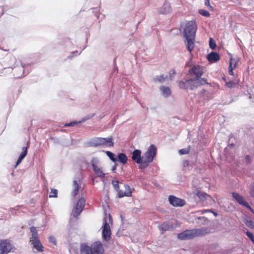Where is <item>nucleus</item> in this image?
<instances>
[{
    "label": "nucleus",
    "mask_w": 254,
    "mask_h": 254,
    "mask_svg": "<svg viewBox=\"0 0 254 254\" xmlns=\"http://www.w3.org/2000/svg\"><path fill=\"white\" fill-rule=\"evenodd\" d=\"M207 212H212V210H210V209H206V210H203V213Z\"/></svg>",
    "instance_id": "864d4df0"
},
{
    "label": "nucleus",
    "mask_w": 254,
    "mask_h": 254,
    "mask_svg": "<svg viewBox=\"0 0 254 254\" xmlns=\"http://www.w3.org/2000/svg\"><path fill=\"white\" fill-rule=\"evenodd\" d=\"M196 80H198V83H200L201 85H204V84L208 83L207 80L205 78L200 77L198 79H196Z\"/></svg>",
    "instance_id": "473e14b6"
},
{
    "label": "nucleus",
    "mask_w": 254,
    "mask_h": 254,
    "mask_svg": "<svg viewBox=\"0 0 254 254\" xmlns=\"http://www.w3.org/2000/svg\"><path fill=\"white\" fill-rule=\"evenodd\" d=\"M160 90L165 96H170L171 94L170 88L168 87L162 86L160 87Z\"/></svg>",
    "instance_id": "5701e85b"
},
{
    "label": "nucleus",
    "mask_w": 254,
    "mask_h": 254,
    "mask_svg": "<svg viewBox=\"0 0 254 254\" xmlns=\"http://www.w3.org/2000/svg\"><path fill=\"white\" fill-rule=\"evenodd\" d=\"M157 150V147L154 145L151 144L144 154L145 159H154L156 157Z\"/></svg>",
    "instance_id": "9b49d317"
},
{
    "label": "nucleus",
    "mask_w": 254,
    "mask_h": 254,
    "mask_svg": "<svg viewBox=\"0 0 254 254\" xmlns=\"http://www.w3.org/2000/svg\"><path fill=\"white\" fill-rule=\"evenodd\" d=\"M205 4L208 6H210L211 5L210 4L209 0H205Z\"/></svg>",
    "instance_id": "de8ad7c7"
},
{
    "label": "nucleus",
    "mask_w": 254,
    "mask_h": 254,
    "mask_svg": "<svg viewBox=\"0 0 254 254\" xmlns=\"http://www.w3.org/2000/svg\"><path fill=\"white\" fill-rule=\"evenodd\" d=\"M114 162L115 163V165L112 168V171L113 172H115V171L116 170L117 166L118 165V162H117V161Z\"/></svg>",
    "instance_id": "c03bdc74"
},
{
    "label": "nucleus",
    "mask_w": 254,
    "mask_h": 254,
    "mask_svg": "<svg viewBox=\"0 0 254 254\" xmlns=\"http://www.w3.org/2000/svg\"><path fill=\"white\" fill-rule=\"evenodd\" d=\"M159 229L162 231V233L164 232L169 231L173 229V225L170 222H165L158 226Z\"/></svg>",
    "instance_id": "2eb2a0df"
},
{
    "label": "nucleus",
    "mask_w": 254,
    "mask_h": 254,
    "mask_svg": "<svg viewBox=\"0 0 254 254\" xmlns=\"http://www.w3.org/2000/svg\"><path fill=\"white\" fill-rule=\"evenodd\" d=\"M24 68L25 67L24 66L20 65L14 66V68H12L13 74L16 78H20L24 76Z\"/></svg>",
    "instance_id": "f8f14e48"
},
{
    "label": "nucleus",
    "mask_w": 254,
    "mask_h": 254,
    "mask_svg": "<svg viewBox=\"0 0 254 254\" xmlns=\"http://www.w3.org/2000/svg\"><path fill=\"white\" fill-rule=\"evenodd\" d=\"M249 192L252 197H254V183L251 185Z\"/></svg>",
    "instance_id": "c9c22d12"
},
{
    "label": "nucleus",
    "mask_w": 254,
    "mask_h": 254,
    "mask_svg": "<svg viewBox=\"0 0 254 254\" xmlns=\"http://www.w3.org/2000/svg\"><path fill=\"white\" fill-rule=\"evenodd\" d=\"M141 151L136 149L132 152L131 159H142L141 157Z\"/></svg>",
    "instance_id": "b1692460"
},
{
    "label": "nucleus",
    "mask_w": 254,
    "mask_h": 254,
    "mask_svg": "<svg viewBox=\"0 0 254 254\" xmlns=\"http://www.w3.org/2000/svg\"><path fill=\"white\" fill-rule=\"evenodd\" d=\"M233 62H234L233 60L231 59L230 61V64H229V69H230V68L234 69L236 67V62H235V63L234 64V65H233Z\"/></svg>",
    "instance_id": "4c0bfd02"
},
{
    "label": "nucleus",
    "mask_w": 254,
    "mask_h": 254,
    "mask_svg": "<svg viewBox=\"0 0 254 254\" xmlns=\"http://www.w3.org/2000/svg\"><path fill=\"white\" fill-rule=\"evenodd\" d=\"M209 46L212 50H214L216 47L215 41L212 38H210L209 39Z\"/></svg>",
    "instance_id": "c85d7f7f"
},
{
    "label": "nucleus",
    "mask_w": 254,
    "mask_h": 254,
    "mask_svg": "<svg viewBox=\"0 0 254 254\" xmlns=\"http://www.w3.org/2000/svg\"><path fill=\"white\" fill-rule=\"evenodd\" d=\"M22 160H17L16 164L14 166V168H16L22 161Z\"/></svg>",
    "instance_id": "09e8293b"
},
{
    "label": "nucleus",
    "mask_w": 254,
    "mask_h": 254,
    "mask_svg": "<svg viewBox=\"0 0 254 254\" xmlns=\"http://www.w3.org/2000/svg\"><path fill=\"white\" fill-rule=\"evenodd\" d=\"M49 241L50 242L53 243L54 245H56V240L54 237L53 236H50L49 237Z\"/></svg>",
    "instance_id": "ea45409f"
},
{
    "label": "nucleus",
    "mask_w": 254,
    "mask_h": 254,
    "mask_svg": "<svg viewBox=\"0 0 254 254\" xmlns=\"http://www.w3.org/2000/svg\"><path fill=\"white\" fill-rule=\"evenodd\" d=\"M172 9L171 6L169 3H165L161 8L160 13L167 14L171 12Z\"/></svg>",
    "instance_id": "6ab92c4d"
},
{
    "label": "nucleus",
    "mask_w": 254,
    "mask_h": 254,
    "mask_svg": "<svg viewBox=\"0 0 254 254\" xmlns=\"http://www.w3.org/2000/svg\"><path fill=\"white\" fill-rule=\"evenodd\" d=\"M232 196L241 205L243 206L248 205V203L245 200L243 196L237 192H233Z\"/></svg>",
    "instance_id": "ddd939ff"
},
{
    "label": "nucleus",
    "mask_w": 254,
    "mask_h": 254,
    "mask_svg": "<svg viewBox=\"0 0 254 254\" xmlns=\"http://www.w3.org/2000/svg\"><path fill=\"white\" fill-rule=\"evenodd\" d=\"M106 153L107 154L108 156L110 158V159H116L115 158V155L111 152L107 151H106Z\"/></svg>",
    "instance_id": "58836bf2"
},
{
    "label": "nucleus",
    "mask_w": 254,
    "mask_h": 254,
    "mask_svg": "<svg viewBox=\"0 0 254 254\" xmlns=\"http://www.w3.org/2000/svg\"><path fill=\"white\" fill-rule=\"evenodd\" d=\"M189 73L191 75L194 74L195 76L196 79H198L202 75L203 68L199 65H194L190 69Z\"/></svg>",
    "instance_id": "1a4fd4ad"
},
{
    "label": "nucleus",
    "mask_w": 254,
    "mask_h": 254,
    "mask_svg": "<svg viewBox=\"0 0 254 254\" xmlns=\"http://www.w3.org/2000/svg\"><path fill=\"white\" fill-rule=\"evenodd\" d=\"M58 194V190L56 189H51V192L50 193L49 197H57Z\"/></svg>",
    "instance_id": "c756f323"
},
{
    "label": "nucleus",
    "mask_w": 254,
    "mask_h": 254,
    "mask_svg": "<svg viewBox=\"0 0 254 254\" xmlns=\"http://www.w3.org/2000/svg\"><path fill=\"white\" fill-rule=\"evenodd\" d=\"M245 207L248 208L252 213H254V209L251 207V206L248 204V205H246Z\"/></svg>",
    "instance_id": "a18cd8bd"
},
{
    "label": "nucleus",
    "mask_w": 254,
    "mask_h": 254,
    "mask_svg": "<svg viewBox=\"0 0 254 254\" xmlns=\"http://www.w3.org/2000/svg\"><path fill=\"white\" fill-rule=\"evenodd\" d=\"M169 201L171 205L175 207L183 206L186 204L184 200L173 195L169 196Z\"/></svg>",
    "instance_id": "9d476101"
},
{
    "label": "nucleus",
    "mask_w": 254,
    "mask_h": 254,
    "mask_svg": "<svg viewBox=\"0 0 254 254\" xmlns=\"http://www.w3.org/2000/svg\"><path fill=\"white\" fill-rule=\"evenodd\" d=\"M233 69H233V68L229 69L228 72H229V74L230 75H234Z\"/></svg>",
    "instance_id": "49530a36"
},
{
    "label": "nucleus",
    "mask_w": 254,
    "mask_h": 254,
    "mask_svg": "<svg viewBox=\"0 0 254 254\" xmlns=\"http://www.w3.org/2000/svg\"><path fill=\"white\" fill-rule=\"evenodd\" d=\"M250 157L249 156V155H247L246 159H250Z\"/></svg>",
    "instance_id": "4d7b16f0"
},
{
    "label": "nucleus",
    "mask_w": 254,
    "mask_h": 254,
    "mask_svg": "<svg viewBox=\"0 0 254 254\" xmlns=\"http://www.w3.org/2000/svg\"><path fill=\"white\" fill-rule=\"evenodd\" d=\"M198 12L200 14H201L204 16H205V17H209L210 15L209 11H208L206 10L200 9V10H199Z\"/></svg>",
    "instance_id": "cd10ccee"
},
{
    "label": "nucleus",
    "mask_w": 254,
    "mask_h": 254,
    "mask_svg": "<svg viewBox=\"0 0 254 254\" xmlns=\"http://www.w3.org/2000/svg\"><path fill=\"white\" fill-rule=\"evenodd\" d=\"M92 165L94 171L97 177L101 178H104L105 177V175L101 169L99 168L97 165H96L93 161H92Z\"/></svg>",
    "instance_id": "f3484780"
},
{
    "label": "nucleus",
    "mask_w": 254,
    "mask_h": 254,
    "mask_svg": "<svg viewBox=\"0 0 254 254\" xmlns=\"http://www.w3.org/2000/svg\"><path fill=\"white\" fill-rule=\"evenodd\" d=\"M187 85L186 87V89H190V90H193V89L197 87V85L195 82V79H194L187 80Z\"/></svg>",
    "instance_id": "aec40b11"
},
{
    "label": "nucleus",
    "mask_w": 254,
    "mask_h": 254,
    "mask_svg": "<svg viewBox=\"0 0 254 254\" xmlns=\"http://www.w3.org/2000/svg\"><path fill=\"white\" fill-rule=\"evenodd\" d=\"M220 56L216 52H212L207 55V59L210 63H213L220 60Z\"/></svg>",
    "instance_id": "dca6fc26"
},
{
    "label": "nucleus",
    "mask_w": 254,
    "mask_h": 254,
    "mask_svg": "<svg viewBox=\"0 0 254 254\" xmlns=\"http://www.w3.org/2000/svg\"><path fill=\"white\" fill-rule=\"evenodd\" d=\"M112 184L114 186V189L118 191L119 189V182L118 181H113Z\"/></svg>",
    "instance_id": "f704fd0d"
},
{
    "label": "nucleus",
    "mask_w": 254,
    "mask_h": 254,
    "mask_svg": "<svg viewBox=\"0 0 254 254\" xmlns=\"http://www.w3.org/2000/svg\"><path fill=\"white\" fill-rule=\"evenodd\" d=\"M190 149V146L179 150V153L181 155H185L189 153Z\"/></svg>",
    "instance_id": "a878e982"
},
{
    "label": "nucleus",
    "mask_w": 254,
    "mask_h": 254,
    "mask_svg": "<svg viewBox=\"0 0 254 254\" xmlns=\"http://www.w3.org/2000/svg\"><path fill=\"white\" fill-rule=\"evenodd\" d=\"M118 159H127L126 155L124 153H120L118 155Z\"/></svg>",
    "instance_id": "37998d69"
},
{
    "label": "nucleus",
    "mask_w": 254,
    "mask_h": 254,
    "mask_svg": "<svg viewBox=\"0 0 254 254\" xmlns=\"http://www.w3.org/2000/svg\"><path fill=\"white\" fill-rule=\"evenodd\" d=\"M108 219L109 222L108 221V216L106 214L104 219V224L102 226V237L106 241L110 240L111 236V231L109 223H112V218L110 215L108 216Z\"/></svg>",
    "instance_id": "423d86ee"
},
{
    "label": "nucleus",
    "mask_w": 254,
    "mask_h": 254,
    "mask_svg": "<svg viewBox=\"0 0 254 254\" xmlns=\"http://www.w3.org/2000/svg\"><path fill=\"white\" fill-rule=\"evenodd\" d=\"M136 163L139 165V167L141 169L146 168L153 160H135Z\"/></svg>",
    "instance_id": "a211bd4d"
},
{
    "label": "nucleus",
    "mask_w": 254,
    "mask_h": 254,
    "mask_svg": "<svg viewBox=\"0 0 254 254\" xmlns=\"http://www.w3.org/2000/svg\"><path fill=\"white\" fill-rule=\"evenodd\" d=\"M212 213L215 216H217L218 215L217 213L212 211Z\"/></svg>",
    "instance_id": "6e6d98bb"
},
{
    "label": "nucleus",
    "mask_w": 254,
    "mask_h": 254,
    "mask_svg": "<svg viewBox=\"0 0 254 254\" xmlns=\"http://www.w3.org/2000/svg\"><path fill=\"white\" fill-rule=\"evenodd\" d=\"M207 228H199L192 230H187L178 234V238L185 240L191 239L194 237L204 235L208 233Z\"/></svg>",
    "instance_id": "f03ea898"
},
{
    "label": "nucleus",
    "mask_w": 254,
    "mask_h": 254,
    "mask_svg": "<svg viewBox=\"0 0 254 254\" xmlns=\"http://www.w3.org/2000/svg\"><path fill=\"white\" fill-rule=\"evenodd\" d=\"M167 78L166 76H164V75L162 74L157 77L156 80L160 82L164 81Z\"/></svg>",
    "instance_id": "2f4dec72"
},
{
    "label": "nucleus",
    "mask_w": 254,
    "mask_h": 254,
    "mask_svg": "<svg viewBox=\"0 0 254 254\" xmlns=\"http://www.w3.org/2000/svg\"><path fill=\"white\" fill-rule=\"evenodd\" d=\"M244 222L247 226L254 229V222L252 220L247 218L245 219Z\"/></svg>",
    "instance_id": "393cba45"
},
{
    "label": "nucleus",
    "mask_w": 254,
    "mask_h": 254,
    "mask_svg": "<svg viewBox=\"0 0 254 254\" xmlns=\"http://www.w3.org/2000/svg\"><path fill=\"white\" fill-rule=\"evenodd\" d=\"M235 146V144L234 143H230L229 144L228 146L231 148H233L234 146Z\"/></svg>",
    "instance_id": "603ef678"
},
{
    "label": "nucleus",
    "mask_w": 254,
    "mask_h": 254,
    "mask_svg": "<svg viewBox=\"0 0 254 254\" xmlns=\"http://www.w3.org/2000/svg\"><path fill=\"white\" fill-rule=\"evenodd\" d=\"M235 85L236 84L232 81H229L226 83V86L229 88H234Z\"/></svg>",
    "instance_id": "e433bc0d"
},
{
    "label": "nucleus",
    "mask_w": 254,
    "mask_h": 254,
    "mask_svg": "<svg viewBox=\"0 0 254 254\" xmlns=\"http://www.w3.org/2000/svg\"><path fill=\"white\" fill-rule=\"evenodd\" d=\"M80 252L81 254H103L104 248L99 241L95 242L90 247L83 244L80 246Z\"/></svg>",
    "instance_id": "7ed1b4c3"
},
{
    "label": "nucleus",
    "mask_w": 254,
    "mask_h": 254,
    "mask_svg": "<svg viewBox=\"0 0 254 254\" xmlns=\"http://www.w3.org/2000/svg\"><path fill=\"white\" fill-rule=\"evenodd\" d=\"M124 187L126 190L125 191H123V190H118V197L120 198H122L124 196H129L131 195V191L129 186L127 185H125Z\"/></svg>",
    "instance_id": "4468645a"
},
{
    "label": "nucleus",
    "mask_w": 254,
    "mask_h": 254,
    "mask_svg": "<svg viewBox=\"0 0 254 254\" xmlns=\"http://www.w3.org/2000/svg\"><path fill=\"white\" fill-rule=\"evenodd\" d=\"M197 26L195 21L187 22L183 29L184 37L188 50L191 53L194 47V41Z\"/></svg>",
    "instance_id": "f257e3e1"
},
{
    "label": "nucleus",
    "mask_w": 254,
    "mask_h": 254,
    "mask_svg": "<svg viewBox=\"0 0 254 254\" xmlns=\"http://www.w3.org/2000/svg\"><path fill=\"white\" fill-rule=\"evenodd\" d=\"M72 186H73V189L72 191V195L73 196H75V195H76L77 194L78 191L80 190V187L79 185L78 184L77 181L76 180L73 181Z\"/></svg>",
    "instance_id": "412c9836"
},
{
    "label": "nucleus",
    "mask_w": 254,
    "mask_h": 254,
    "mask_svg": "<svg viewBox=\"0 0 254 254\" xmlns=\"http://www.w3.org/2000/svg\"><path fill=\"white\" fill-rule=\"evenodd\" d=\"M27 154V147H23L18 159H23Z\"/></svg>",
    "instance_id": "bb28decb"
},
{
    "label": "nucleus",
    "mask_w": 254,
    "mask_h": 254,
    "mask_svg": "<svg viewBox=\"0 0 254 254\" xmlns=\"http://www.w3.org/2000/svg\"><path fill=\"white\" fill-rule=\"evenodd\" d=\"M246 235L254 244V236L253 234L251 232L248 231L246 233Z\"/></svg>",
    "instance_id": "72a5a7b5"
},
{
    "label": "nucleus",
    "mask_w": 254,
    "mask_h": 254,
    "mask_svg": "<svg viewBox=\"0 0 254 254\" xmlns=\"http://www.w3.org/2000/svg\"><path fill=\"white\" fill-rule=\"evenodd\" d=\"M197 195L202 201L206 200L208 198H211L210 195L201 191L197 192Z\"/></svg>",
    "instance_id": "4be33fe9"
},
{
    "label": "nucleus",
    "mask_w": 254,
    "mask_h": 254,
    "mask_svg": "<svg viewBox=\"0 0 254 254\" xmlns=\"http://www.w3.org/2000/svg\"><path fill=\"white\" fill-rule=\"evenodd\" d=\"M30 230L31 233L30 242L38 252H42L43 251V246L39 240L36 227L32 226L30 227Z\"/></svg>",
    "instance_id": "39448f33"
},
{
    "label": "nucleus",
    "mask_w": 254,
    "mask_h": 254,
    "mask_svg": "<svg viewBox=\"0 0 254 254\" xmlns=\"http://www.w3.org/2000/svg\"><path fill=\"white\" fill-rule=\"evenodd\" d=\"M183 165L184 166H187L189 165V162H188V160H186L184 163H183Z\"/></svg>",
    "instance_id": "8fccbe9b"
},
{
    "label": "nucleus",
    "mask_w": 254,
    "mask_h": 254,
    "mask_svg": "<svg viewBox=\"0 0 254 254\" xmlns=\"http://www.w3.org/2000/svg\"><path fill=\"white\" fill-rule=\"evenodd\" d=\"M75 123H71L69 124H67L65 125V127H70L73 126Z\"/></svg>",
    "instance_id": "3c124183"
},
{
    "label": "nucleus",
    "mask_w": 254,
    "mask_h": 254,
    "mask_svg": "<svg viewBox=\"0 0 254 254\" xmlns=\"http://www.w3.org/2000/svg\"><path fill=\"white\" fill-rule=\"evenodd\" d=\"M204 219L205 220H206V218L205 217H198V219Z\"/></svg>",
    "instance_id": "5fc2aeb1"
},
{
    "label": "nucleus",
    "mask_w": 254,
    "mask_h": 254,
    "mask_svg": "<svg viewBox=\"0 0 254 254\" xmlns=\"http://www.w3.org/2000/svg\"><path fill=\"white\" fill-rule=\"evenodd\" d=\"M16 248L10 243L8 240H3L0 241V254H8L10 252H14Z\"/></svg>",
    "instance_id": "0eeeda50"
},
{
    "label": "nucleus",
    "mask_w": 254,
    "mask_h": 254,
    "mask_svg": "<svg viewBox=\"0 0 254 254\" xmlns=\"http://www.w3.org/2000/svg\"><path fill=\"white\" fill-rule=\"evenodd\" d=\"M113 162L117 161V162H120L122 163L123 164H125L127 163V160H112Z\"/></svg>",
    "instance_id": "79ce46f5"
},
{
    "label": "nucleus",
    "mask_w": 254,
    "mask_h": 254,
    "mask_svg": "<svg viewBox=\"0 0 254 254\" xmlns=\"http://www.w3.org/2000/svg\"><path fill=\"white\" fill-rule=\"evenodd\" d=\"M179 86L181 89H186L187 85V80L186 81H180L179 83Z\"/></svg>",
    "instance_id": "7c9ffc66"
},
{
    "label": "nucleus",
    "mask_w": 254,
    "mask_h": 254,
    "mask_svg": "<svg viewBox=\"0 0 254 254\" xmlns=\"http://www.w3.org/2000/svg\"><path fill=\"white\" fill-rule=\"evenodd\" d=\"M114 143L113 137L108 138L95 137L93 138L90 142V145L93 147H112L113 146Z\"/></svg>",
    "instance_id": "20e7f679"
},
{
    "label": "nucleus",
    "mask_w": 254,
    "mask_h": 254,
    "mask_svg": "<svg viewBox=\"0 0 254 254\" xmlns=\"http://www.w3.org/2000/svg\"><path fill=\"white\" fill-rule=\"evenodd\" d=\"M175 74H176L175 70L174 69H171L170 71V76L171 80L175 75Z\"/></svg>",
    "instance_id": "a19ab883"
},
{
    "label": "nucleus",
    "mask_w": 254,
    "mask_h": 254,
    "mask_svg": "<svg viewBox=\"0 0 254 254\" xmlns=\"http://www.w3.org/2000/svg\"><path fill=\"white\" fill-rule=\"evenodd\" d=\"M85 200L82 197L79 199L76 203L75 209L72 212L74 217H77L82 211L85 206Z\"/></svg>",
    "instance_id": "6e6552de"
}]
</instances>
